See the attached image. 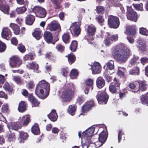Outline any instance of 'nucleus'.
<instances>
[{
  "label": "nucleus",
  "mask_w": 148,
  "mask_h": 148,
  "mask_svg": "<svg viewBox=\"0 0 148 148\" xmlns=\"http://www.w3.org/2000/svg\"><path fill=\"white\" fill-rule=\"evenodd\" d=\"M113 54L116 60L121 62H124L129 57L130 51L127 47L120 48L119 46L116 47Z\"/></svg>",
  "instance_id": "obj_1"
},
{
  "label": "nucleus",
  "mask_w": 148,
  "mask_h": 148,
  "mask_svg": "<svg viewBox=\"0 0 148 148\" xmlns=\"http://www.w3.org/2000/svg\"><path fill=\"white\" fill-rule=\"evenodd\" d=\"M49 88V84L45 80H42L36 85L35 94L39 98L44 99L48 95Z\"/></svg>",
  "instance_id": "obj_2"
},
{
  "label": "nucleus",
  "mask_w": 148,
  "mask_h": 148,
  "mask_svg": "<svg viewBox=\"0 0 148 148\" xmlns=\"http://www.w3.org/2000/svg\"><path fill=\"white\" fill-rule=\"evenodd\" d=\"M95 126H92L89 127L82 133V142L88 143L91 139V137L94 134H96L98 130L96 129L95 130Z\"/></svg>",
  "instance_id": "obj_3"
},
{
  "label": "nucleus",
  "mask_w": 148,
  "mask_h": 148,
  "mask_svg": "<svg viewBox=\"0 0 148 148\" xmlns=\"http://www.w3.org/2000/svg\"><path fill=\"white\" fill-rule=\"evenodd\" d=\"M63 91L62 97L64 101H69L73 96L74 91V86L72 84H68Z\"/></svg>",
  "instance_id": "obj_4"
},
{
  "label": "nucleus",
  "mask_w": 148,
  "mask_h": 148,
  "mask_svg": "<svg viewBox=\"0 0 148 148\" xmlns=\"http://www.w3.org/2000/svg\"><path fill=\"white\" fill-rule=\"evenodd\" d=\"M108 22L109 26L113 28H117L120 24L118 18L113 16H110L108 17Z\"/></svg>",
  "instance_id": "obj_5"
},
{
  "label": "nucleus",
  "mask_w": 148,
  "mask_h": 148,
  "mask_svg": "<svg viewBox=\"0 0 148 148\" xmlns=\"http://www.w3.org/2000/svg\"><path fill=\"white\" fill-rule=\"evenodd\" d=\"M108 96L104 91H99L98 92L97 98L99 104H106L108 99Z\"/></svg>",
  "instance_id": "obj_6"
},
{
  "label": "nucleus",
  "mask_w": 148,
  "mask_h": 148,
  "mask_svg": "<svg viewBox=\"0 0 148 148\" xmlns=\"http://www.w3.org/2000/svg\"><path fill=\"white\" fill-rule=\"evenodd\" d=\"M127 17L128 19L136 22L137 20V13L131 7L127 6Z\"/></svg>",
  "instance_id": "obj_7"
},
{
  "label": "nucleus",
  "mask_w": 148,
  "mask_h": 148,
  "mask_svg": "<svg viewBox=\"0 0 148 148\" xmlns=\"http://www.w3.org/2000/svg\"><path fill=\"white\" fill-rule=\"evenodd\" d=\"M33 11L35 14L36 16L38 17L44 18L46 14L45 9L40 6L34 7L33 8Z\"/></svg>",
  "instance_id": "obj_8"
},
{
  "label": "nucleus",
  "mask_w": 148,
  "mask_h": 148,
  "mask_svg": "<svg viewBox=\"0 0 148 148\" xmlns=\"http://www.w3.org/2000/svg\"><path fill=\"white\" fill-rule=\"evenodd\" d=\"M118 36L117 34H115L111 36L107 33V35L105 36L103 41V43L106 46H109L113 42L116 40L118 38Z\"/></svg>",
  "instance_id": "obj_9"
},
{
  "label": "nucleus",
  "mask_w": 148,
  "mask_h": 148,
  "mask_svg": "<svg viewBox=\"0 0 148 148\" xmlns=\"http://www.w3.org/2000/svg\"><path fill=\"white\" fill-rule=\"evenodd\" d=\"M107 132L106 131H103L99 134V140L97 142L98 143V147H100L106 142L107 138Z\"/></svg>",
  "instance_id": "obj_10"
},
{
  "label": "nucleus",
  "mask_w": 148,
  "mask_h": 148,
  "mask_svg": "<svg viewBox=\"0 0 148 148\" xmlns=\"http://www.w3.org/2000/svg\"><path fill=\"white\" fill-rule=\"evenodd\" d=\"M22 63L21 60L16 56L10 58V66L12 68L18 67Z\"/></svg>",
  "instance_id": "obj_11"
},
{
  "label": "nucleus",
  "mask_w": 148,
  "mask_h": 148,
  "mask_svg": "<svg viewBox=\"0 0 148 148\" xmlns=\"http://www.w3.org/2000/svg\"><path fill=\"white\" fill-rule=\"evenodd\" d=\"M120 85V83L115 81L114 83H112L110 85L109 90L110 92L112 93H115L119 89Z\"/></svg>",
  "instance_id": "obj_12"
},
{
  "label": "nucleus",
  "mask_w": 148,
  "mask_h": 148,
  "mask_svg": "<svg viewBox=\"0 0 148 148\" xmlns=\"http://www.w3.org/2000/svg\"><path fill=\"white\" fill-rule=\"evenodd\" d=\"M7 126L9 130L11 129L15 130H17L21 129V123L18 122V120L16 123H9L7 124Z\"/></svg>",
  "instance_id": "obj_13"
},
{
  "label": "nucleus",
  "mask_w": 148,
  "mask_h": 148,
  "mask_svg": "<svg viewBox=\"0 0 148 148\" xmlns=\"http://www.w3.org/2000/svg\"><path fill=\"white\" fill-rule=\"evenodd\" d=\"M88 143L84 142L82 144L83 148H97L100 147H98V143L97 144V142L95 143L91 139Z\"/></svg>",
  "instance_id": "obj_14"
},
{
  "label": "nucleus",
  "mask_w": 148,
  "mask_h": 148,
  "mask_svg": "<svg viewBox=\"0 0 148 148\" xmlns=\"http://www.w3.org/2000/svg\"><path fill=\"white\" fill-rule=\"evenodd\" d=\"M1 34L3 38L8 40L11 36V32L8 27H4L3 29Z\"/></svg>",
  "instance_id": "obj_15"
},
{
  "label": "nucleus",
  "mask_w": 148,
  "mask_h": 148,
  "mask_svg": "<svg viewBox=\"0 0 148 148\" xmlns=\"http://www.w3.org/2000/svg\"><path fill=\"white\" fill-rule=\"evenodd\" d=\"M70 28L71 29L73 30L74 34L76 36L80 34V29L79 23L76 22L72 24Z\"/></svg>",
  "instance_id": "obj_16"
},
{
  "label": "nucleus",
  "mask_w": 148,
  "mask_h": 148,
  "mask_svg": "<svg viewBox=\"0 0 148 148\" xmlns=\"http://www.w3.org/2000/svg\"><path fill=\"white\" fill-rule=\"evenodd\" d=\"M47 29L51 31H54L58 29L60 30V27L59 25L56 21H53L48 25Z\"/></svg>",
  "instance_id": "obj_17"
},
{
  "label": "nucleus",
  "mask_w": 148,
  "mask_h": 148,
  "mask_svg": "<svg viewBox=\"0 0 148 148\" xmlns=\"http://www.w3.org/2000/svg\"><path fill=\"white\" fill-rule=\"evenodd\" d=\"M92 73L94 74L99 73H100L101 66L100 64L98 62H95L92 66Z\"/></svg>",
  "instance_id": "obj_18"
},
{
  "label": "nucleus",
  "mask_w": 148,
  "mask_h": 148,
  "mask_svg": "<svg viewBox=\"0 0 148 148\" xmlns=\"http://www.w3.org/2000/svg\"><path fill=\"white\" fill-rule=\"evenodd\" d=\"M26 66L29 69H33L34 72L39 73L40 71L38 70V64L35 62L28 63L26 64Z\"/></svg>",
  "instance_id": "obj_19"
},
{
  "label": "nucleus",
  "mask_w": 148,
  "mask_h": 148,
  "mask_svg": "<svg viewBox=\"0 0 148 148\" xmlns=\"http://www.w3.org/2000/svg\"><path fill=\"white\" fill-rule=\"evenodd\" d=\"M18 140L20 143H23L27 137V133L24 131H21L19 132Z\"/></svg>",
  "instance_id": "obj_20"
},
{
  "label": "nucleus",
  "mask_w": 148,
  "mask_h": 148,
  "mask_svg": "<svg viewBox=\"0 0 148 148\" xmlns=\"http://www.w3.org/2000/svg\"><path fill=\"white\" fill-rule=\"evenodd\" d=\"M137 43L138 45H137L139 50H140L143 52L147 50V47L145 44V42L144 40H138L137 41Z\"/></svg>",
  "instance_id": "obj_21"
},
{
  "label": "nucleus",
  "mask_w": 148,
  "mask_h": 148,
  "mask_svg": "<svg viewBox=\"0 0 148 148\" xmlns=\"http://www.w3.org/2000/svg\"><path fill=\"white\" fill-rule=\"evenodd\" d=\"M106 66V72L107 73L108 75L110 74V73L108 70H112L114 68V61L112 60H110L108 61L107 64L104 66L105 68Z\"/></svg>",
  "instance_id": "obj_22"
},
{
  "label": "nucleus",
  "mask_w": 148,
  "mask_h": 148,
  "mask_svg": "<svg viewBox=\"0 0 148 148\" xmlns=\"http://www.w3.org/2000/svg\"><path fill=\"white\" fill-rule=\"evenodd\" d=\"M30 121L29 117L27 115L22 116L18 119V122L21 123H23V125L26 126Z\"/></svg>",
  "instance_id": "obj_23"
},
{
  "label": "nucleus",
  "mask_w": 148,
  "mask_h": 148,
  "mask_svg": "<svg viewBox=\"0 0 148 148\" xmlns=\"http://www.w3.org/2000/svg\"><path fill=\"white\" fill-rule=\"evenodd\" d=\"M0 9L4 14H9V7L8 5L6 4H3L0 1Z\"/></svg>",
  "instance_id": "obj_24"
},
{
  "label": "nucleus",
  "mask_w": 148,
  "mask_h": 148,
  "mask_svg": "<svg viewBox=\"0 0 148 148\" xmlns=\"http://www.w3.org/2000/svg\"><path fill=\"white\" fill-rule=\"evenodd\" d=\"M94 103L93 101L87 102L82 107V110L83 112H86L89 110L90 109L94 106Z\"/></svg>",
  "instance_id": "obj_25"
},
{
  "label": "nucleus",
  "mask_w": 148,
  "mask_h": 148,
  "mask_svg": "<svg viewBox=\"0 0 148 148\" xmlns=\"http://www.w3.org/2000/svg\"><path fill=\"white\" fill-rule=\"evenodd\" d=\"M95 31L96 28L93 25L91 24L88 26L87 32L89 36H93L94 35Z\"/></svg>",
  "instance_id": "obj_26"
},
{
  "label": "nucleus",
  "mask_w": 148,
  "mask_h": 148,
  "mask_svg": "<svg viewBox=\"0 0 148 148\" xmlns=\"http://www.w3.org/2000/svg\"><path fill=\"white\" fill-rule=\"evenodd\" d=\"M35 19L34 16L30 14H28L25 17V22L27 25H31L33 23Z\"/></svg>",
  "instance_id": "obj_27"
},
{
  "label": "nucleus",
  "mask_w": 148,
  "mask_h": 148,
  "mask_svg": "<svg viewBox=\"0 0 148 148\" xmlns=\"http://www.w3.org/2000/svg\"><path fill=\"white\" fill-rule=\"evenodd\" d=\"M49 119L52 121H56L58 118V116L56 111L54 110H52L50 113L48 115Z\"/></svg>",
  "instance_id": "obj_28"
},
{
  "label": "nucleus",
  "mask_w": 148,
  "mask_h": 148,
  "mask_svg": "<svg viewBox=\"0 0 148 148\" xmlns=\"http://www.w3.org/2000/svg\"><path fill=\"white\" fill-rule=\"evenodd\" d=\"M33 36L37 40H39L42 36L41 31L39 29H36L32 34Z\"/></svg>",
  "instance_id": "obj_29"
},
{
  "label": "nucleus",
  "mask_w": 148,
  "mask_h": 148,
  "mask_svg": "<svg viewBox=\"0 0 148 148\" xmlns=\"http://www.w3.org/2000/svg\"><path fill=\"white\" fill-rule=\"evenodd\" d=\"M44 37L45 39L48 43H49L53 39L51 34L49 32H45L44 34Z\"/></svg>",
  "instance_id": "obj_30"
},
{
  "label": "nucleus",
  "mask_w": 148,
  "mask_h": 148,
  "mask_svg": "<svg viewBox=\"0 0 148 148\" xmlns=\"http://www.w3.org/2000/svg\"><path fill=\"white\" fill-rule=\"evenodd\" d=\"M10 26L13 30L14 33L16 35L18 34L20 32L19 27L17 25L14 23H10Z\"/></svg>",
  "instance_id": "obj_31"
},
{
  "label": "nucleus",
  "mask_w": 148,
  "mask_h": 148,
  "mask_svg": "<svg viewBox=\"0 0 148 148\" xmlns=\"http://www.w3.org/2000/svg\"><path fill=\"white\" fill-rule=\"evenodd\" d=\"M96 84L97 87L99 88L103 87L105 84L104 80L101 77H98L96 81Z\"/></svg>",
  "instance_id": "obj_32"
},
{
  "label": "nucleus",
  "mask_w": 148,
  "mask_h": 148,
  "mask_svg": "<svg viewBox=\"0 0 148 148\" xmlns=\"http://www.w3.org/2000/svg\"><path fill=\"white\" fill-rule=\"evenodd\" d=\"M32 132L34 134H39L40 133V130L38 124H34L32 128Z\"/></svg>",
  "instance_id": "obj_33"
},
{
  "label": "nucleus",
  "mask_w": 148,
  "mask_h": 148,
  "mask_svg": "<svg viewBox=\"0 0 148 148\" xmlns=\"http://www.w3.org/2000/svg\"><path fill=\"white\" fill-rule=\"evenodd\" d=\"M139 84V89L142 91L145 90L147 88V84L146 82L144 81H139L138 82Z\"/></svg>",
  "instance_id": "obj_34"
},
{
  "label": "nucleus",
  "mask_w": 148,
  "mask_h": 148,
  "mask_svg": "<svg viewBox=\"0 0 148 148\" xmlns=\"http://www.w3.org/2000/svg\"><path fill=\"white\" fill-rule=\"evenodd\" d=\"M66 57L68 58V62L70 64H71L73 63L76 59L75 56L72 53H71L68 56H66Z\"/></svg>",
  "instance_id": "obj_35"
},
{
  "label": "nucleus",
  "mask_w": 148,
  "mask_h": 148,
  "mask_svg": "<svg viewBox=\"0 0 148 148\" xmlns=\"http://www.w3.org/2000/svg\"><path fill=\"white\" fill-rule=\"evenodd\" d=\"M125 33L127 34L130 35H134L135 33V29L131 27H128L126 28Z\"/></svg>",
  "instance_id": "obj_36"
},
{
  "label": "nucleus",
  "mask_w": 148,
  "mask_h": 148,
  "mask_svg": "<svg viewBox=\"0 0 148 148\" xmlns=\"http://www.w3.org/2000/svg\"><path fill=\"white\" fill-rule=\"evenodd\" d=\"M26 103L23 101H21L19 103L18 108V111L23 112L25 110Z\"/></svg>",
  "instance_id": "obj_37"
},
{
  "label": "nucleus",
  "mask_w": 148,
  "mask_h": 148,
  "mask_svg": "<svg viewBox=\"0 0 148 148\" xmlns=\"http://www.w3.org/2000/svg\"><path fill=\"white\" fill-rule=\"evenodd\" d=\"M78 75V73L76 69H72L70 72V77L72 79H76Z\"/></svg>",
  "instance_id": "obj_38"
},
{
  "label": "nucleus",
  "mask_w": 148,
  "mask_h": 148,
  "mask_svg": "<svg viewBox=\"0 0 148 148\" xmlns=\"http://www.w3.org/2000/svg\"><path fill=\"white\" fill-rule=\"evenodd\" d=\"M141 101L143 104H148V93L142 96L141 98Z\"/></svg>",
  "instance_id": "obj_39"
},
{
  "label": "nucleus",
  "mask_w": 148,
  "mask_h": 148,
  "mask_svg": "<svg viewBox=\"0 0 148 148\" xmlns=\"http://www.w3.org/2000/svg\"><path fill=\"white\" fill-rule=\"evenodd\" d=\"M70 36L67 33H64L62 35V39L63 42L65 43H68L69 42Z\"/></svg>",
  "instance_id": "obj_40"
},
{
  "label": "nucleus",
  "mask_w": 148,
  "mask_h": 148,
  "mask_svg": "<svg viewBox=\"0 0 148 148\" xmlns=\"http://www.w3.org/2000/svg\"><path fill=\"white\" fill-rule=\"evenodd\" d=\"M129 72L131 75H138L139 74V68L137 67L134 69L130 70Z\"/></svg>",
  "instance_id": "obj_41"
},
{
  "label": "nucleus",
  "mask_w": 148,
  "mask_h": 148,
  "mask_svg": "<svg viewBox=\"0 0 148 148\" xmlns=\"http://www.w3.org/2000/svg\"><path fill=\"white\" fill-rule=\"evenodd\" d=\"M76 110L75 107L74 105H70L67 110L68 112L71 115H73L75 114Z\"/></svg>",
  "instance_id": "obj_42"
},
{
  "label": "nucleus",
  "mask_w": 148,
  "mask_h": 148,
  "mask_svg": "<svg viewBox=\"0 0 148 148\" xmlns=\"http://www.w3.org/2000/svg\"><path fill=\"white\" fill-rule=\"evenodd\" d=\"M77 43L76 41L73 40L70 46V50L72 51H75L77 46Z\"/></svg>",
  "instance_id": "obj_43"
},
{
  "label": "nucleus",
  "mask_w": 148,
  "mask_h": 148,
  "mask_svg": "<svg viewBox=\"0 0 148 148\" xmlns=\"http://www.w3.org/2000/svg\"><path fill=\"white\" fill-rule=\"evenodd\" d=\"M139 57L136 56L134 55L133 58L130 61V63L132 65L136 64L138 62L137 60H138Z\"/></svg>",
  "instance_id": "obj_44"
},
{
  "label": "nucleus",
  "mask_w": 148,
  "mask_h": 148,
  "mask_svg": "<svg viewBox=\"0 0 148 148\" xmlns=\"http://www.w3.org/2000/svg\"><path fill=\"white\" fill-rule=\"evenodd\" d=\"M27 8L25 7L18 8L16 9V12L18 14H21L25 12Z\"/></svg>",
  "instance_id": "obj_45"
},
{
  "label": "nucleus",
  "mask_w": 148,
  "mask_h": 148,
  "mask_svg": "<svg viewBox=\"0 0 148 148\" xmlns=\"http://www.w3.org/2000/svg\"><path fill=\"white\" fill-rule=\"evenodd\" d=\"M1 110L3 113L8 112L9 111L8 104L7 103H4L2 106Z\"/></svg>",
  "instance_id": "obj_46"
},
{
  "label": "nucleus",
  "mask_w": 148,
  "mask_h": 148,
  "mask_svg": "<svg viewBox=\"0 0 148 148\" xmlns=\"http://www.w3.org/2000/svg\"><path fill=\"white\" fill-rule=\"evenodd\" d=\"M3 88L5 90L10 92H12L13 90L12 87L10 86L8 82L5 83L3 86Z\"/></svg>",
  "instance_id": "obj_47"
},
{
  "label": "nucleus",
  "mask_w": 148,
  "mask_h": 148,
  "mask_svg": "<svg viewBox=\"0 0 148 148\" xmlns=\"http://www.w3.org/2000/svg\"><path fill=\"white\" fill-rule=\"evenodd\" d=\"M34 54L33 53H29L25 55L23 58V59L25 61L29 60H32L33 59V57Z\"/></svg>",
  "instance_id": "obj_48"
},
{
  "label": "nucleus",
  "mask_w": 148,
  "mask_h": 148,
  "mask_svg": "<svg viewBox=\"0 0 148 148\" xmlns=\"http://www.w3.org/2000/svg\"><path fill=\"white\" fill-rule=\"evenodd\" d=\"M133 5L136 10L141 11L143 10L142 3L137 4H133Z\"/></svg>",
  "instance_id": "obj_49"
},
{
  "label": "nucleus",
  "mask_w": 148,
  "mask_h": 148,
  "mask_svg": "<svg viewBox=\"0 0 148 148\" xmlns=\"http://www.w3.org/2000/svg\"><path fill=\"white\" fill-rule=\"evenodd\" d=\"M51 1L56 5L55 6L56 9H60L61 7V5L59 4L60 0H51Z\"/></svg>",
  "instance_id": "obj_50"
},
{
  "label": "nucleus",
  "mask_w": 148,
  "mask_h": 148,
  "mask_svg": "<svg viewBox=\"0 0 148 148\" xmlns=\"http://www.w3.org/2000/svg\"><path fill=\"white\" fill-rule=\"evenodd\" d=\"M140 33L143 35L148 36V31H147L146 28L141 27L139 29Z\"/></svg>",
  "instance_id": "obj_51"
},
{
  "label": "nucleus",
  "mask_w": 148,
  "mask_h": 148,
  "mask_svg": "<svg viewBox=\"0 0 148 148\" xmlns=\"http://www.w3.org/2000/svg\"><path fill=\"white\" fill-rule=\"evenodd\" d=\"M86 84L87 86H88V87L90 88L91 90H92L93 88V86L92 85L93 83V80L90 79H88L86 82Z\"/></svg>",
  "instance_id": "obj_52"
},
{
  "label": "nucleus",
  "mask_w": 148,
  "mask_h": 148,
  "mask_svg": "<svg viewBox=\"0 0 148 148\" xmlns=\"http://www.w3.org/2000/svg\"><path fill=\"white\" fill-rule=\"evenodd\" d=\"M56 48L58 51L61 52L64 50V47L61 45L58 44L56 46Z\"/></svg>",
  "instance_id": "obj_53"
},
{
  "label": "nucleus",
  "mask_w": 148,
  "mask_h": 148,
  "mask_svg": "<svg viewBox=\"0 0 148 148\" xmlns=\"http://www.w3.org/2000/svg\"><path fill=\"white\" fill-rule=\"evenodd\" d=\"M6 47L5 44L0 41V52H1L4 51L5 50Z\"/></svg>",
  "instance_id": "obj_54"
},
{
  "label": "nucleus",
  "mask_w": 148,
  "mask_h": 148,
  "mask_svg": "<svg viewBox=\"0 0 148 148\" xmlns=\"http://www.w3.org/2000/svg\"><path fill=\"white\" fill-rule=\"evenodd\" d=\"M125 70V68H122L119 67L118 68V71L117 72V74L118 75L120 76H123L124 75V73L122 71H123Z\"/></svg>",
  "instance_id": "obj_55"
},
{
  "label": "nucleus",
  "mask_w": 148,
  "mask_h": 148,
  "mask_svg": "<svg viewBox=\"0 0 148 148\" xmlns=\"http://www.w3.org/2000/svg\"><path fill=\"white\" fill-rule=\"evenodd\" d=\"M46 57L52 61L55 60V58L53 56L51 53H48L46 55Z\"/></svg>",
  "instance_id": "obj_56"
},
{
  "label": "nucleus",
  "mask_w": 148,
  "mask_h": 148,
  "mask_svg": "<svg viewBox=\"0 0 148 148\" xmlns=\"http://www.w3.org/2000/svg\"><path fill=\"white\" fill-rule=\"evenodd\" d=\"M12 79L18 84H20L21 82V79L18 76H13Z\"/></svg>",
  "instance_id": "obj_57"
},
{
  "label": "nucleus",
  "mask_w": 148,
  "mask_h": 148,
  "mask_svg": "<svg viewBox=\"0 0 148 148\" xmlns=\"http://www.w3.org/2000/svg\"><path fill=\"white\" fill-rule=\"evenodd\" d=\"M96 20L101 25H102L103 24V23L104 21V19L102 18V16H99L96 18Z\"/></svg>",
  "instance_id": "obj_58"
},
{
  "label": "nucleus",
  "mask_w": 148,
  "mask_h": 148,
  "mask_svg": "<svg viewBox=\"0 0 148 148\" xmlns=\"http://www.w3.org/2000/svg\"><path fill=\"white\" fill-rule=\"evenodd\" d=\"M18 49L22 53H23L25 51V47L21 44H19L18 46Z\"/></svg>",
  "instance_id": "obj_59"
},
{
  "label": "nucleus",
  "mask_w": 148,
  "mask_h": 148,
  "mask_svg": "<svg viewBox=\"0 0 148 148\" xmlns=\"http://www.w3.org/2000/svg\"><path fill=\"white\" fill-rule=\"evenodd\" d=\"M15 135L14 133H10L9 134L8 137V140L10 141L13 140L14 138Z\"/></svg>",
  "instance_id": "obj_60"
},
{
  "label": "nucleus",
  "mask_w": 148,
  "mask_h": 148,
  "mask_svg": "<svg viewBox=\"0 0 148 148\" xmlns=\"http://www.w3.org/2000/svg\"><path fill=\"white\" fill-rule=\"evenodd\" d=\"M17 3L20 4H24L25 5H27L28 2L27 1H24V0H16Z\"/></svg>",
  "instance_id": "obj_61"
},
{
  "label": "nucleus",
  "mask_w": 148,
  "mask_h": 148,
  "mask_svg": "<svg viewBox=\"0 0 148 148\" xmlns=\"http://www.w3.org/2000/svg\"><path fill=\"white\" fill-rule=\"evenodd\" d=\"M97 13H102L103 11L104 8L103 6H98L97 7Z\"/></svg>",
  "instance_id": "obj_62"
},
{
  "label": "nucleus",
  "mask_w": 148,
  "mask_h": 148,
  "mask_svg": "<svg viewBox=\"0 0 148 148\" xmlns=\"http://www.w3.org/2000/svg\"><path fill=\"white\" fill-rule=\"evenodd\" d=\"M68 70L67 68H62V74L64 76H66L67 75Z\"/></svg>",
  "instance_id": "obj_63"
},
{
  "label": "nucleus",
  "mask_w": 148,
  "mask_h": 148,
  "mask_svg": "<svg viewBox=\"0 0 148 148\" xmlns=\"http://www.w3.org/2000/svg\"><path fill=\"white\" fill-rule=\"evenodd\" d=\"M140 61L143 65L148 63V58H141Z\"/></svg>",
  "instance_id": "obj_64"
}]
</instances>
